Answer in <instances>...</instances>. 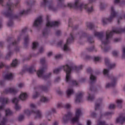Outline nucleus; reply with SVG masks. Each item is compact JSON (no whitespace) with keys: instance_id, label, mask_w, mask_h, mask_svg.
I'll return each instance as SVG.
<instances>
[{"instance_id":"nucleus-59","label":"nucleus","mask_w":125,"mask_h":125,"mask_svg":"<svg viewBox=\"0 0 125 125\" xmlns=\"http://www.w3.org/2000/svg\"><path fill=\"white\" fill-rule=\"evenodd\" d=\"M103 100V99H102V98H100L97 101V103H101L102 102V101Z\"/></svg>"},{"instance_id":"nucleus-8","label":"nucleus","mask_w":125,"mask_h":125,"mask_svg":"<svg viewBox=\"0 0 125 125\" xmlns=\"http://www.w3.org/2000/svg\"><path fill=\"white\" fill-rule=\"evenodd\" d=\"M49 18L50 16L49 15L46 16L47 22L46 23V26L48 28H51V27H56L59 26L60 22L58 21H49Z\"/></svg>"},{"instance_id":"nucleus-23","label":"nucleus","mask_w":125,"mask_h":125,"mask_svg":"<svg viewBox=\"0 0 125 125\" xmlns=\"http://www.w3.org/2000/svg\"><path fill=\"white\" fill-rule=\"evenodd\" d=\"M27 97H28V95L24 92H21L19 96V98L21 100H26Z\"/></svg>"},{"instance_id":"nucleus-39","label":"nucleus","mask_w":125,"mask_h":125,"mask_svg":"<svg viewBox=\"0 0 125 125\" xmlns=\"http://www.w3.org/2000/svg\"><path fill=\"white\" fill-rule=\"evenodd\" d=\"M38 96H39V93H38V92H34L33 93V98H37Z\"/></svg>"},{"instance_id":"nucleus-12","label":"nucleus","mask_w":125,"mask_h":125,"mask_svg":"<svg viewBox=\"0 0 125 125\" xmlns=\"http://www.w3.org/2000/svg\"><path fill=\"white\" fill-rule=\"evenodd\" d=\"M117 84V78L115 77L111 78V83H107L105 85V88H109L112 86H115Z\"/></svg>"},{"instance_id":"nucleus-49","label":"nucleus","mask_w":125,"mask_h":125,"mask_svg":"<svg viewBox=\"0 0 125 125\" xmlns=\"http://www.w3.org/2000/svg\"><path fill=\"white\" fill-rule=\"evenodd\" d=\"M41 89L42 90H44V91H46V90H47V87L44 86H42L41 87Z\"/></svg>"},{"instance_id":"nucleus-36","label":"nucleus","mask_w":125,"mask_h":125,"mask_svg":"<svg viewBox=\"0 0 125 125\" xmlns=\"http://www.w3.org/2000/svg\"><path fill=\"white\" fill-rule=\"evenodd\" d=\"M87 27L90 30H92L94 28V24L93 23H90L88 24Z\"/></svg>"},{"instance_id":"nucleus-38","label":"nucleus","mask_w":125,"mask_h":125,"mask_svg":"<svg viewBox=\"0 0 125 125\" xmlns=\"http://www.w3.org/2000/svg\"><path fill=\"white\" fill-rule=\"evenodd\" d=\"M112 54L113 56H118V54H119V51L114 50L112 52Z\"/></svg>"},{"instance_id":"nucleus-47","label":"nucleus","mask_w":125,"mask_h":125,"mask_svg":"<svg viewBox=\"0 0 125 125\" xmlns=\"http://www.w3.org/2000/svg\"><path fill=\"white\" fill-rule=\"evenodd\" d=\"M29 41H30V38H29V37H26L24 39V42L25 43H26V42H29Z\"/></svg>"},{"instance_id":"nucleus-13","label":"nucleus","mask_w":125,"mask_h":125,"mask_svg":"<svg viewBox=\"0 0 125 125\" xmlns=\"http://www.w3.org/2000/svg\"><path fill=\"white\" fill-rule=\"evenodd\" d=\"M32 10V6L31 4L28 5L27 9L26 10H21L20 11L18 14V16H21L24 14H27V13H29V12H31Z\"/></svg>"},{"instance_id":"nucleus-56","label":"nucleus","mask_w":125,"mask_h":125,"mask_svg":"<svg viewBox=\"0 0 125 125\" xmlns=\"http://www.w3.org/2000/svg\"><path fill=\"white\" fill-rule=\"evenodd\" d=\"M93 49H94V47H92L88 49V51H89L90 52H91L92 51H93Z\"/></svg>"},{"instance_id":"nucleus-52","label":"nucleus","mask_w":125,"mask_h":125,"mask_svg":"<svg viewBox=\"0 0 125 125\" xmlns=\"http://www.w3.org/2000/svg\"><path fill=\"white\" fill-rule=\"evenodd\" d=\"M29 72L30 73H33V72H36V69L35 68H29Z\"/></svg>"},{"instance_id":"nucleus-40","label":"nucleus","mask_w":125,"mask_h":125,"mask_svg":"<svg viewBox=\"0 0 125 125\" xmlns=\"http://www.w3.org/2000/svg\"><path fill=\"white\" fill-rule=\"evenodd\" d=\"M71 107V104H66L65 105H64V108L65 109H70Z\"/></svg>"},{"instance_id":"nucleus-26","label":"nucleus","mask_w":125,"mask_h":125,"mask_svg":"<svg viewBox=\"0 0 125 125\" xmlns=\"http://www.w3.org/2000/svg\"><path fill=\"white\" fill-rule=\"evenodd\" d=\"M48 101H49V99L44 96L41 97L40 99V102L44 103L45 102H48Z\"/></svg>"},{"instance_id":"nucleus-2","label":"nucleus","mask_w":125,"mask_h":125,"mask_svg":"<svg viewBox=\"0 0 125 125\" xmlns=\"http://www.w3.org/2000/svg\"><path fill=\"white\" fill-rule=\"evenodd\" d=\"M83 65H80L78 67L74 66L73 67L71 66V64H66L65 66H62L58 68H55L53 70L54 74H58L62 69L66 72L65 82L67 83H72V84L74 85H78V83L75 80H73L72 79V76H71V71L73 70L78 71L79 70H82L83 69Z\"/></svg>"},{"instance_id":"nucleus-50","label":"nucleus","mask_w":125,"mask_h":125,"mask_svg":"<svg viewBox=\"0 0 125 125\" xmlns=\"http://www.w3.org/2000/svg\"><path fill=\"white\" fill-rule=\"evenodd\" d=\"M41 63L42 64H44L45 63V58H42L41 60Z\"/></svg>"},{"instance_id":"nucleus-9","label":"nucleus","mask_w":125,"mask_h":125,"mask_svg":"<svg viewBox=\"0 0 125 125\" xmlns=\"http://www.w3.org/2000/svg\"><path fill=\"white\" fill-rule=\"evenodd\" d=\"M82 116V110L80 108H78L75 111V117L70 120L71 123H78L80 119V117Z\"/></svg>"},{"instance_id":"nucleus-32","label":"nucleus","mask_w":125,"mask_h":125,"mask_svg":"<svg viewBox=\"0 0 125 125\" xmlns=\"http://www.w3.org/2000/svg\"><path fill=\"white\" fill-rule=\"evenodd\" d=\"M24 118L25 115L24 114H21L18 117V121H19V122H22V121L24 120Z\"/></svg>"},{"instance_id":"nucleus-16","label":"nucleus","mask_w":125,"mask_h":125,"mask_svg":"<svg viewBox=\"0 0 125 125\" xmlns=\"http://www.w3.org/2000/svg\"><path fill=\"white\" fill-rule=\"evenodd\" d=\"M19 101V100L17 98H14L12 100L13 103L15 104V109L16 110V111H19V110L21 109V106L18 104Z\"/></svg>"},{"instance_id":"nucleus-7","label":"nucleus","mask_w":125,"mask_h":125,"mask_svg":"<svg viewBox=\"0 0 125 125\" xmlns=\"http://www.w3.org/2000/svg\"><path fill=\"white\" fill-rule=\"evenodd\" d=\"M46 7L49 9V10H51L52 11H57V8L54 7L53 3L48 2L47 0H42V1L41 2V6H44V5H46Z\"/></svg>"},{"instance_id":"nucleus-25","label":"nucleus","mask_w":125,"mask_h":125,"mask_svg":"<svg viewBox=\"0 0 125 125\" xmlns=\"http://www.w3.org/2000/svg\"><path fill=\"white\" fill-rule=\"evenodd\" d=\"M51 111H47L45 113V116L46 119L48 121H50L51 120Z\"/></svg>"},{"instance_id":"nucleus-58","label":"nucleus","mask_w":125,"mask_h":125,"mask_svg":"<svg viewBox=\"0 0 125 125\" xmlns=\"http://www.w3.org/2000/svg\"><path fill=\"white\" fill-rule=\"evenodd\" d=\"M12 54V52H9L7 54L6 58H7V57H9V56H10Z\"/></svg>"},{"instance_id":"nucleus-14","label":"nucleus","mask_w":125,"mask_h":125,"mask_svg":"<svg viewBox=\"0 0 125 125\" xmlns=\"http://www.w3.org/2000/svg\"><path fill=\"white\" fill-rule=\"evenodd\" d=\"M72 116V113L71 112L68 113L67 115H65L63 117L62 120V124H67L69 121H70V119H71V117Z\"/></svg>"},{"instance_id":"nucleus-21","label":"nucleus","mask_w":125,"mask_h":125,"mask_svg":"<svg viewBox=\"0 0 125 125\" xmlns=\"http://www.w3.org/2000/svg\"><path fill=\"white\" fill-rule=\"evenodd\" d=\"M92 93V90H91V88L89 89V91L87 92V100L89 101L93 100V99H94V95L91 94Z\"/></svg>"},{"instance_id":"nucleus-1","label":"nucleus","mask_w":125,"mask_h":125,"mask_svg":"<svg viewBox=\"0 0 125 125\" xmlns=\"http://www.w3.org/2000/svg\"><path fill=\"white\" fill-rule=\"evenodd\" d=\"M122 32H125V28L124 29L121 28H115L112 31L108 30L106 32V38H104V33L103 32H95L94 36L99 38V40L102 42V49L107 52L109 50V48L105 47L106 44L109 43V39L113 36L114 34H121Z\"/></svg>"},{"instance_id":"nucleus-3","label":"nucleus","mask_w":125,"mask_h":125,"mask_svg":"<svg viewBox=\"0 0 125 125\" xmlns=\"http://www.w3.org/2000/svg\"><path fill=\"white\" fill-rule=\"evenodd\" d=\"M68 7H74L76 9H79V10H83L85 9L87 12H92L93 11V8L90 4H80V0H75V3H68L67 4Z\"/></svg>"},{"instance_id":"nucleus-43","label":"nucleus","mask_w":125,"mask_h":125,"mask_svg":"<svg viewBox=\"0 0 125 125\" xmlns=\"http://www.w3.org/2000/svg\"><path fill=\"white\" fill-rule=\"evenodd\" d=\"M115 108H116V105L114 104H112L109 105V109H115Z\"/></svg>"},{"instance_id":"nucleus-35","label":"nucleus","mask_w":125,"mask_h":125,"mask_svg":"<svg viewBox=\"0 0 125 125\" xmlns=\"http://www.w3.org/2000/svg\"><path fill=\"white\" fill-rule=\"evenodd\" d=\"M5 113H6V116H10V115H11V114H12L11 110H10V109H6Z\"/></svg>"},{"instance_id":"nucleus-55","label":"nucleus","mask_w":125,"mask_h":125,"mask_svg":"<svg viewBox=\"0 0 125 125\" xmlns=\"http://www.w3.org/2000/svg\"><path fill=\"white\" fill-rule=\"evenodd\" d=\"M61 56H62L61 54H58V55H56L55 58H56V59H58L59 58H61Z\"/></svg>"},{"instance_id":"nucleus-57","label":"nucleus","mask_w":125,"mask_h":125,"mask_svg":"<svg viewBox=\"0 0 125 125\" xmlns=\"http://www.w3.org/2000/svg\"><path fill=\"white\" fill-rule=\"evenodd\" d=\"M43 35L44 36H47V35H48V33L47 32V31H44L43 32Z\"/></svg>"},{"instance_id":"nucleus-64","label":"nucleus","mask_w":125,"mask_h":125,"mask_svg":"<svg viewBox=\"0 0 125 125\" xmlns=\"http://www.w3.org/2000/svg\"><path fill=\"white\" fill-rule=\"evenodd\" d=\"M114 2L115 3H120V0H115Z\"/></svg>"},{"instance_id":"nucleus-46","label":"nucleus","mask_w":125,"mask_h":125,"mask_svg":"<svg viewBox=\"0 0 125 125\" xmlns=\"http://www.w3.org/2000/svg\"><path fill=\"white\" fill-rule=\"evenodd\" d=\"M87 41H88V42H89L90 43H93V42H94V41H93L92 39H91V38H88Z\"/></svg>"},{"instance_id":"nucleus-45","label":"nucleus","mask_w":125,"mask_h":125,"mask_svg":"<svg viewBox=\"0 0 125 125\" xmlns=\"http://www.w3.org/2000/svg\"><path fill=\"white\" fill-rule=\"evenodd\" d=\"M44 51V48L43 47H41L39 50V53H42Z\"/></svg>"},{"instance_id":"nucleus-63","label":"nucleus","mask_w":125,"mask_h":125,"mask_svg":"<svg viewBox=\"0 0 125 125\" xmlns=\"http://www.w3.org/2000/svg\"><path fill=\"white\" fill-rule=\"evenodd\" d=\"M57 36H59V35H60V34H61V31L58 30V31H57V33H56Z\"/></svg>"},{"instance_id":"nucleus-51","label":"nucleus","mask_w":125,"mask_h":125,"mask_svg":"<svg viewBox=\"0 0 125 125\" xmlns=\"http://www.w3.org/2000/svg\"><path fill=\"white\" fill-rule=\"evenodd\" d=\"M62 103H60L58 104L57 107V108H62Z\"/></svg>"},{"instance_id":"nucleus-61","label":"nucleus","mask_w":125,"mask_h":125,"mask_svg":"<svg viewBox=\"0 0 125 125\" xmlns=\"http://www.w3.org/2000/svg\"><path fill=\"white\" fill-rule=\"evenodd\" d=\"M95 61H98L100 60V58H99L98 57H96L95 58Z\"/></svg>"},{"instance_id":"nucleus-37","label":"nucleus","mask_w":125,"mask_h":125,"mask_svg":"<svg viewBox=\"0 0 125 125\" xmlns=\"http://www.w3.org/2000/svg\"><path fill=\"white\" fill-rule=\"evenodd\" d=\"M103 74L104 76H108L109 74V70L107 69H104Z\"/></svg>"},{"instance_id":"nucleus-54","label":"nucleus","mask_w":125,"mask_h":125,"mask_svg":"<svg viewBox=\"0 0 125 125\" xmlns=\"http://www.w3.org/2000/svg\"><path fill=\"white\" fill-rule=\"evenodd\" d=\"M24 86V83H20L18 84V87H23Z\"/></svg>"},{"instance_id":"nucleus-41","label":"nucleus","mask_w":125,"mask_h":125,"mask_svg":"<svg viewBox=\"0 0 125 125\" xmlns=\"http://www.w3.org/2000/svg\"><path fill=\"white\" fill-rule=\"evenodd\" d=\"M30 107L31 109H36V108H37V105L34 104H31L30 105Z\"/></svg>"},{"instance_id":"nucleus-34","label":"nucleus","mask_w":125,"mask_h":125,"mask_svg":"<svg viewBox=\"0 0 125 125\" xmlns=\"http://www.w3.org/2000/svg\"><path fill=\"white\" fill-rule=\"evenodd\" d=\"M38 46H39V43H38V42H34L33 43V46H32L33 49H36V48H37Z\"/></svg>"},{"instance_id":"nucleus-44","label":"nucleus","mask_w":125,"mask_h":125,"mask_svg":"<svg viewBox=\"0 0 125 125\" xmlns=\"http://www.w3.org/2000/svg\"><path fill=\"white\" fill-rule=\"evenodd\" d=\"M122 51H123V55H122V57L123 58H125V47H123L122 48Z\"/></svg>"},{"instance_id":"nucleus-22","label":"nucleus","mask_w":125,"mask_h":125,"mask_svg":"<svg viewBox=\"0 0 125 125\" xmlns=\"http://www.w3.org/2000/svg\"><path fill=\"white\" fill-rule=\"evenodd\" d=\"M123 102H124V100L122 99H117L116 101L118 108H122L123 107Z\"/></svg>"},{"instance_id":"nucleus-4","label":"nucleus","mask_w":125,"mask_h":125,"mask_svg":"<svg viewBox=\"0 0 125 125\" xmlns=\"http://www.w3.org/2000/svg\"><path fill=\"white\" fill-rule=\"evenodd\" d=\"M115 17H117L118 22L120 19H123V17L118 16V12L115 11V7L114 6H111L110 8V16L108 19L107 18H104L102 20V21L104 25L107 24L108 22H111Z\"/></svg>"},{"instance_id":"nucleus-19","label":"nucleus","mask_w":125,"mask_h":125,"mask_svg":"<svg viewBox=\"0 0 125 125\" xmlns=\"http://www.w3.org/2000/svg\"><path fill=\"white\" fill-rule=\"evenodd\" d=\"M117 123H120V124H124L125 122V114L121 115L116 119Z\"/></svg>"},{"instance_id":"nucleus-28","label":"nucleus","mask_w":125,"mask_h":125,"mask_svg":"<svg viewBox=\"0 0 125 125\" xmlns=\"http://www.w3.org/2000/svg\"><path fill=\"white\" fill-rule=\"evenodd\" d=\"M67 96H70L73 93H74V90L72 88H68L66 91Z\"/></svg>"},{"instance_id":"nucleus-20","label":"nucleus","mask_w":125,"mask_h":125,"mask_svg":"<svg viewBox=\"0 0 125 125\" xmlns=\"http://www.w3.org/2000/svg\"><path fill=\"white\" fill-rule=\"evenodd\" d=\"M4 93L7 94L8 93H13V94L16 93L17 92V90L13 88H9L6 89L4 91Z\"/></svg>"},{"instance_id":"nucleus-5","label":"nucleus","mask_w":125,"mask_h":125,"mask_svg":"<svg viewBox=\"0 0 125 125\" xmlns=\"http://www.w3.org/2000/svg\"><path fill=\"white\" fill-rule=\"evenodd\" d=\"M24 114L28 116L32 115V114H34V115H35V119H41V118H42V111L39 110L30 111V109H27L24 110Z\"/></svg>"},{"instance_id":"nucleus-48","label":"nucleus","mask_w":125,"mask_h":125,"mask_svg":"<svg viewBox=\"0 0 125 125\" xmlns=\"http://www.w3.org/2000/svg\"><path fill=\"white\" fill-rule=\"evenodd\" d=\"M99 108H100V105L98 104H96L95 110H99Z\"/></svg>"},{"instance_id":"nucleus-33","label":"nucleus","mask_w":125,"mask_h":125,"mask_svg":"<svg viewBox=\"0 0 125 125\" xmlns=\"http://www.w3.org/2000/svg\"><path fill=\"white\" fill-rule=\"evenodd\" d=\"M6 122H7V119L6 118H3L2 121L0 122V125H5Z\"/></svg>"},{"instance_id":"nucleus-31","label":"nucleus","mask_w":125,"mask_h":125,"mask_svg":"<svg viewBox=\"0 0 125 125\" xmlns=\"http://www.w3.org/2000/svg\"><path fill=\"white\" fill-rule=\"evenodd\" d=\"M90 79L91 83H93L96 81V77H95L93 74H91L90 77Z\"/></svg>"},{"instance_id":"nucleus-15","label":"nucleus","mask_w":125,"mask_h":125,"mask_svg":"<svg viewBox=\"0 0 125 125\" xmlns=\"http://www.w3.org/2000/svg\"><path fill=\"white\" fill-rule=\"evenodd\" d=\"M83 93L82 92L77 93L75 98V103H80V102H82V100H83Z\"/></svg>"},{"instance_id":"nucleus-6","label":"nucleus","mask_w":125,"mask_h":125,"mask_svg":"<svg viewBox=\"0 0 125 125\" xmlns=\"http://www.w3.org/2000/svg\"><path fill=\"white\" fill-rule=\"evenodd\" d=\"M6 7L7 9V10L4 13V15L6 16V17H9L10 18H12V14H11V12H12V8H13V5H12V3H11V1L9 0L6 5Z\"/></svg>"},{"instance_id":"nucleus-10","label":"nucleus","mask_w":125,"mask_h":125,"mask_svg":"<svg viewBox=\"0 0 125 125\" xmlns=\"http://www.w3.org/2000/svg\"><path fill=\"white\" fill-rule=\"evenodd\" d=\"M44 72V68H42L41 69H39L37 71V76L39 78H42L43 80H46V79L49 78L51 76V73H48L46 75L44 76L43 75V72Z\"/></svg>"},{"instance_id":"nucleus-62","label":"nucleus","mask_w":125,"mask_h":125,"mask_svg":"<svg viewBox=\"0 0 125 125\" xmlns=\"http://www.w3.org/2000/svg\"><path fill=\"white\" fill-rule=\"evenodd\" d=\"M52 55V53L51 52H49L47 53V56H51Z\"/></svg>"},{"instance_id":"nucleus-53","label":"nucleus","mask_w":125,"mask_h":125,"mask_svg":"<svg viewBox=\"0 0 125 125\" xmlns=\"http://www.w3.org/2000/svg\"><path fill=\"white\" fill-rule=\"evenodd\" d=\"M60 80H61L60 77H57V78L55 79V83H57V82H60Z\"/></svg>"},{"instance_id":"nucleus-42","label":"nucleus","mask_w":125,"mask_h":125,"mask_svg":"<svg viewBox=\"0 0 125 125\" xmlns=\"http://www.w3.org/2000/svg\"><path fill=\"white\" fill-rule=\"evenodd\" d=\"M7 25L8 26V27H12V26H13V21H9L7 23Z\"/></svg>"},{"instance_id":"nucleus-30","label":"nucleus","mask_w":125,"mask_h":125,"mask_svg":"<svg viewBox=\"0 0 125 125\" xmlns=\"http://www.w3.org/2000/svg\"><path fill=\"white\" fill-rule=\"evenodd\" d=\"M17 65H18V61H17V60L13 61V62L11 64V67H16Z\"/></svg>"},{"instance_id":"nucleus-17","label":"nucleus","mask_w":125,"mask_h":125,"mask_svg":"<svg viewBox=\"0 0 125 125\" xmlns=\"http://www.w3.org/2000/svg\"><path fill=\"white\" fill-rule=\"evenodd\" d=\"M42 22V17H39L35 21L33 24V27H39Z\"/></svg>"},{"instance_id":"nucleus-24","label":"nucleus","mask_w":125,"mask_h":125,"mask_svg":"<svg viewBox=\"0 0 125 125\" xmlns=\"http://www.w3.org/2000/svg\"><path fill=\"white\" fill-rule=\"evenodd\" d=\"M0 102H1L2 104H7V103L9 102V101L7 98H0Z\"/></svg>"},{"instance_id":"nucleus-11","label":"nucleus","mask_w":125,"mask_h":125,"mask_svg":"<svg viewBox=\"0 0 125 125\" xmlns=\"http://www.w3.org/2000/svg\"><path fill=\"white\" fill-rule=\"evenodd\" d=\"M73 33L70 34L71 39H68L67 40L66 44L64 45L63 47L64 51H70V50H71V48H70L68 45L69 44V43H71V42H72L74 40V37H73Z\"/></svg>"},{"instance_id":"nucleus-60","label":"nucleus","mask_w":125,"mask_h":125,"mask_svg":"<svg viewBox=\"0 0 125 125\" xmlns=\"http://www.w3.org/2000/svg\"><path fill=\"white\" fill-rule=\"evenodd\" d=\"M112 114H113V113L107 112V113H106L105 114H104L103 116L104 115L108 116L109 115H112Z\"/></svg>"},{"instance_id":"nucleus-27","label":"nucleus","mask_w":125,"mask_h":125,"mask_svg":"<svg viewBox=\"0 0 125 125\" xmlns=\"http://www.w3.org/2000/svg\"><path fill=\"white\" fill-rule=\"evenodd\" d=\"M5 78L6 80H12L13 78V74L11 73H8L6 75Z\"/></svg>"},{"instance_id":"nucleus-29","label":"nucleus","mask_w":125,"mask_h":125,"mask_svg":"<svg viewBox=\"0 0 125 125\" xmlns=\"http://www.w3.org/2000/svg\"><path fill=\"white\" fill-rule=\"evenodd\" d=\"M58 5H61V7H66V5L64 4H62V2L64 1V0H57Z\"/></svg>"},{"instance_id":"nucleus-18","label":"nucleus","mask_w":125,"mask_h":125,"mask_svg":"<svg viewBox=\"0 0 125 125\" xmlns=\"http://www.w3.org/2000/svg\"><path fill=\"white\" fill-rule=\"evenodd\" d=\"M104 61L105 65H107L109 69H112V68H115V67H116L115 63H110V61L109 60V59L105 58Z\"/></svg>"}]
</instances>
